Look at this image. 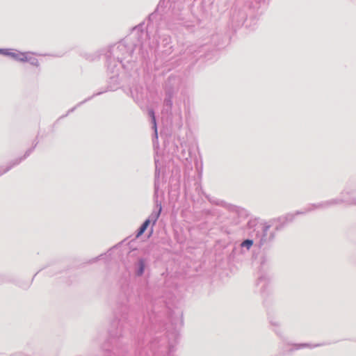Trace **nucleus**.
I'll return each mask as SVG.
<instances>
[{
  "label": "nucleus",
  "instance_id": "f257e3e1",
  "mask_svg": "<svg viewBox=\"0 0 356 356\" xmlns=\"http://www.w3.org/2000/svg\"><path fill=\"white\" fill-rule=\"evenodd\" d=\"M4 54L11 56L15 60H19V61H22V62L31 61V58H29L27 54H24V53H19V54L4 53Z\"/></svg>",
  "mask_w": 356,
  "mask_h": 356
},
{
  "label": "nucleus",
  "instance_id": "f03ea898",
  "mask_svg": "<svg viewBox=\"0 0 356 356\" xmlns=\"http://www.w3.org/2000/svg\"><path fill=\"white\" fill-rule=\"evenodd\" d=\"M149 223H150V220L149 219H147L143 222L142 226L140 227L138 234H136V237L140 236L145 232V231L146 230V229L149 226Z\"/></svg>",
  "mask_w": 356,
  "mask_h": 356
},
{
  "label": "nucleus",
  "instance_id": "7ed1b4c3",
  "mask_svg": "<svg viewBox=\"0 0 356 356\" xmlns=\"http://www.w3.org/2000/svg\"><path fill=\"white\" fill-rule=\"evenodd\" d=\"M140 268L138 272V275H141L143 273L145 269V263L143 260H140L139 261Z\"/></svg>",
  "mask_w": 356,
  "mask_h": 356
},
{
  "label": "nucleus",
  "instance_id": "20e7f679",
  "mask_svg": "<svg viewBox=\"0 0 356 356\" xmlns=\"http://www.w3.org/2000/svg\"><path fill=\"white\" fill-rule=\"evenodd\" d=\"M253 242L252 240L247 239L242 243V246H245L248 249L252 245Z\"/></svg>",
  "mask_w": 356,
  "mask_h": 356
},
{
  "label": "nucleus",
  "instance_id": "39448f33",
  "mask_svg": "<svg viewBox=\"0 0 356 356\" xmlns=\"http://www.w3.org/2000/svg\"><path fill=\"white\" fill-rule=\"evenodd\" d=\"M149 115L152 117V121H153V123H154V126L156 127V119H155L154 111H152V110L149 111Z\"/></svg>",
  "mask_w": 356,
  "mask_h": 356
},
{
  "label": "nucleus",
  "instance_id": "423d86ee",
  "mask_svg": "<svg viewBox=\"0 0 356 356\" xmlns=\"http://www.w3.org/2000/svg\"><path fill=\"white\" fill-rule=\"evenodd\" d=\"M31 63L35 65H38L37 60L35 62H32Z\"/></svg>",
  "mask_w": 356,
  "mask_h": 356
},
{
  "label": "nucleus",
  "instance_id": "0eeeda50",
  "mask_svg": "<svg viewBox=\"0 0 356 356\" xmlns=\"http://www.w3.org/2000/svg\"><path fill=\"white\" fill-rule=\"evenodd\" d=\"M0 52H3V50H1V49H0Z\"/></svg>",
  "mask_w": 356,
  "mask_h": 356
}]
</instances>
